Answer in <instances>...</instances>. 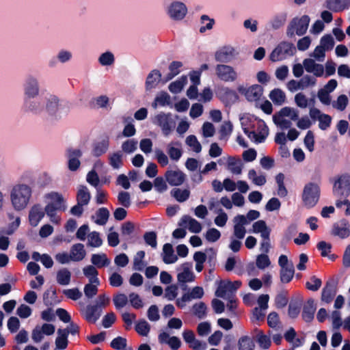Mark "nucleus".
Returning <instances> with one entry per match:
<instances>
[{
    "instance_id": "09e8293b",
    "label": "nucleus",
    "mask_w": 350,
    "mask_h": 350,
    "mask_svg": "<svg viewBox=\"0 0 350 350\" xmlns=\"http://www.w3.org/2000/svg\"><path fill=\"white\" fill-rule=\"evenodd\" d=\"M336 293L334 286L327 284L322 291L321 300L325 303H330L335 296Z\"/></svg>"
},
{
    "instance_id": "864d4df0",
    "label": "nucleus",
    "mask_w": 350,
    "mask_h": 350,
    "mask_svg": "<svg viewBox=\"0 0 350 350\" xmlns=\"http://www.w3.org/2000/svg\"><path fill=\"white\" fill-rule=\"evenodd\" d=\"M109 216V211L106 208H100L96 211L93 219L96 224L98 225H104L107 223Z\"/></svg>"
},
{
    "instance_id": "6e6552de",
    "label": "nucleus",
    "mask_w": 350,
    "mask_h": 350,
    "mask_svg": "<svg viewBox=\"0 0 350 350\" xmlns=\"http://www.w3.org/2000/svg\"><path fill=\"white\" fill-rule=\"evenodd\" d=\"M310 18L307 15H304L300 18H293L289 23L287 28V36L293 37L295 35H304L308 27Z\"/></svg>"
},
{
    "instance_id": "e433bc0d",
    "label": "nucleus",
    "mask_w": 350,
    "mask_h": 350,
    "mask_svg": "<svg viewBox=\"0 0 350 350\" xmlns=\"http://www.w3.org/2000/svg\"><path fill=\"white\" fill-rule=\"evenodd\" d=\"M108 160L109 164L113 169H120L123 165V154L120 151L110 153Z\"/></svg>"
},
{
    "instance_id": "4d7b16f0",
    "label": "nucleus",
    "mask_w": 350,
    "mask_h": 350,
    "mask_svg": "<svg viewBox=\"0 0 350 350\" xmlns=\"http://www.w3.org/2000/svg\"><path fill=\"white\" fill-rule=\"evenodd\" d=\"M325 6L334 12H340L348 8V5L340 0H327Z\"/></svg>"
},
{
    "instance_id": "ea45409f",
    "label": "nucleus",
    "mask_w": 350,
    "mask_h": 350,
    "mask_svg": "<svg viewBox=\"0 0 350 350\" xmlns=\"http://www.w3.org/2000/svg\"><path fill=\"white\" fill-rule=\"evenodd\" d=\"M83 273L84 275L88 279L89 282H94L100 284V280L98 278V271L96 267L93 265L85 266L83 269Z\"/></svg>"
},
{
    "instance_id": "f03ea898",
    "label": "nucleus",
    "mask_w": 350,
    "mask_h": 350,
    "mask_svg": "<svg viewBox=\"0 0 350 350\" xmlns=\"http://www.w3.org/2000/svg\"><path fill=\"white\" fill-rule=\"evenodd\" d=\"M21 179L22 182L14 184L10 192L12 206L16 211L25 210L30 204L33 195V186L25 183L26 180L33 182V173L25 172L21 175Z\"/></svg>"
},
{
    "instance_id": "1a4fd4ad",
    "label": "nucleus",
    "mask_w": 350,
    "mask_h": 350,
    "mask_svg": "<svg viewBox=\"0 0 350 350\" xmlns=\"http://www.w3.org/2000/svg\"><path fill=\"white\" fill-rule=\"evenodd\" d=\"M295 51V49L293 44L287 42H282L280 43L271 52L270 55V59L272 62L283 60L288 57L293 55Z\"/></svg>"
},
{
    "instance_id": "423d86ee",
    "label": "nucleus",
    "mask_w": 350,
    "mask_h": 350,
    "mask_svg": "<svg viewBox=\"0 0 350 350\" xmlns=\"http://www.w3.org/2000/svg\"><path fill=\"white\" fill-rule=\"evenodd\" d=\"M320 193V187L317 183L312 182L306 183L302 192V200L304 206L307 208L314 207L319 202Z\"/></svg>"
},
{
    "instance_id": "39448f33",
    "label": "nucleus",
    "mask_w": 350,
    "mask_h": 350,
    "mask_svg": "<svg viewBox=\"0 0 350 350\" xmlns=\"http://www.w3.org/2000/svg\"><path fill=\"white\" fill-rule=\"evenodd\" d=\"M165 12L171 21L180 22L186 17L188 13V8L184 2L175 0L166 5Z\"/></svg>"
},
{
    "instance_id": "b1692460",
    "label": "nucleus",
    "mask_w": 350,
    "mask_h": 350,
    "mask_svg": "<svg viewBox=\"0 0 350 350\" xmlns=\"http://www.w3.org/2000/svg\"><path fill=\"white\" fill-rule=\"evenodd\" d=\"M167 153L170 158L174 161H178L183 155L182 144L178 141H172L166 146Z\"/></svg>"
},
{
    "instance_id": "4be33fe9",
    "label": "nucleus",
    "mask_w": 350,
    "mask_h": 350,
    "mask_svg": "<svg viewBox=\"0 0 350 350\" xmlns=\"http://www.w3.org/2000/svg\"><path fill=\"white\" fill-rule=\"evenodd\" d=\"M165 177L166 181L172 186L181 185L185 180L186 175L180 170H167Z\"/></svg>"
},
{
    "instance_id": "c9c22d12",
    "label": "nucleus",
    "mask_w": 350,
    "mask_h": 350,
    "mask_svg": "<svg viewBox=\"0 0 350 350\" xmlns=\"http://www.w3.org/2000/svg\"><path fill=\"white\" fill-rule=\"evenodd\" d=\"M91 262L95 267L102 268L108 266L111 260L105 254H94L91 256Z\"/></svg>"
},
{
    "instance_id": "a19ab883",
    "label": "nucleus",
    "mask_w": 350,
    "mask_h": 350,
    "mask_svg": "<svg viewBox=\"0 0 350 350\" xmlns=\"http://www.w3.org/2000/svg\"><path fill=\"white\" fill-rule=\"evenodd\" d=\"M247 176L248 178L257 186H262L267 181L266 176L264 174H258L254 169L249 170Z\"/></svg>"
},
{
    "instance_id": "aec40b11",
    "label": "nucleus",
    "mask_w": 350,
    "mask_h": 350,
    "mask_svg": "<svg viewBox=\"0 0 350 350\" xmlns=\"http://www.w3.org/2000/svg\"><path fill=\"white\" fill-rule=\"evenodd\" d=\"M82 156V152L77 148H70L66 152L68 158V167L70 171L77 170L81 165L79 158Z\"/></svg>"
},
{
    "instance_id": "ddd939ff",
    "label": "nucleus",
    "mask_w": 350,
    "mask_h": 350,
    "mask_svg": "<svg viewBox=\"0 0 350 350\" xmlns=\"http://www.w3.org/2000/svg\"><path fill=\"white\" fill-rule=\"evenodd\" d=\"M333 193L338 197H347L350 194V175L342 174L335 180Z\"/></svg>"
},
{
    "instance_id": "20e7f679",
    "label": "nucleus",
    "mask_w": 350,
    "mask_h": 350,
    "mask_svg": "<svg viewBox=\"0 0 350 350\" xmlns=\"http://www.w3.org/2000/svg\"><path fill=\"white\" fill-rule=\"evenodd\" d=\"M299 111L293 107H284L273 116L274 124L280 129L284 130L290 129L292 126L291 121L298 119Z\"/></svg>"
},
{
    "instance_id": "7c9ffc66",
    "label": "nucleus",
    "mask_w": 350,
    "mask_h": 350,
    "mask_svg": "<svg viewBox=\"0 0 350 350\" xmlns=\"http://www.w3.org/2000/svg\"><path fill=\"white\" fill-rule=\"evenodd\" d=\"M69 254L70 258L74 262L82 260L86 255L84 245L81 243L74 244L70 248Z\"/></svg>"
},
{
    "instance_id": "cd10ccee",
    "label": "nucleus",
    "mask_w": 350,
    "mask_h": 350,
    "mask_svg": "<svg viewBox=\"0 0 350 350\" xmlns=\"http://www.w3.org/2000/svg\"><path fill=\"white\" fill-rule=\"evenodd\" d=\"M98 307L89 305L81 309L82 314L84 318L90 323H95L100 317V312L98 311Z\"/></svg>"
},
{
    "instance_id": "a18cd8bd",
    "label": "nucleus",
    "mask_w": 350,
    "mask_h": 350,
    "mask_svg": "<svg viewBox=\"0 0 350 350\" xmlns=\"http://www.w3.org/2000/svg\"><path fill=\"white\" fill-rule=\"evenodd\" d=\"M187 83V76H182L175 81L172 82L169 85V90L173 94H178L182 91L184 86Z\"/></svg>"
},
{
    "instance_id": "72a5a7b5",
    "label": "nucleus",
    "mask_w": 350,
    "mask_h": 350,
    "mask_svg": "<svg viewBox=\"0 0 350 350\" xmlns=\"http://www.w3.org/2000/svg\"><path fill=\"white\" fill-rule=\"evenodd\" d=\"M227 169L233 174H241L243 163L240 159L229 157L227 159Z\"/></svg>"
},
{
    "instance_id": "c03bdc74",
    "label": "nucleus",
    "mask_w": 350,
    "mask_h": 350,
    "mask_svg": "<svg viewBox=\"0 0 350 350\" xmlns=\"http://www.w3.org/2000/svg\"><path fill=\"white\" fill-rule=\"evenodd\" d=\"M170 103V95L164 92H161L156 96L152 106L154 109H157L159 106L164 107Z\"/></svg>"
},
{
    "instance_id": "a211bd4d",
    "label": "nucleus",
    "mask_w": 350,
    "mask_h": 350,
    "mask_svg": "<svg viewBox=\"0 0 350 350\" xmlns=\"http://www.w3.org/2000/svg\"><path fill=\"white\" fill-rule=\"evenodd\" d=\"M177 279L180 283L191 282L195 280L196 276L192 271L191 263L182 264L178 269Z\"/></svg>"
},
{
    "instance_id": "2eb2a0df",
    "label": "nucleus",
    "mask_w": 350,
    "mask_h": 350,
    "mask_svg": "<svg viewBox=\"0 0 350 350\" xmlns=\"http://www.w3.org/2000/svg\"><path fill=\"white\" fill-rule=\"evenodd\" d=\"M309 115L312 120L319 121L320 129L325 131L330 126L332 117L329 115L322 113L319 109L315 107L310 108Z\"/></svg>"
},
{
    "instance_id": "8fccbe9b",
    "label": "nucleus",
    "mask_w": 350,
    "mask_h": 350,
    "mask_svg": "<svg viewBox=\"0 0 350 350\" xmlns=\"http://www.w3.org/2000/svg\"><path fill=\"white\" fill-rule=\"evenodd\" d=\"M349 103V98L347 95L345 94H340L339 95L337 98L332 101V106L334 109L340 111H343Z\"/></svg>"
},
{
    "instance_id": "0e129e2a",
    "label": "nucleus",
    "mask_w": 350,
    "mask_h": 350,
    "mask_svg": "<svg viewBox=\"0 0 350 350\" xmlns=\"http://www.w3.org/2000/svg\"><path fill=\"white\" fill-rule=\"evenodd\" d=\"M150 326L145 320L139 321L135 325L136 332L141 336H146L148 334Z\"/></svg>"
},
{
    "instance_id": "37998d69",
    "label": "nucleus",
    "mask_w": 350,
    "mask_h": 350,
    "mask_svg": "<svg viewBox=\"0 0 350 350\" xmlns=\"http://www.w3.org/2000/svg\"><path fill=\"white\" fill-rule=\"evenodd\" d=\"M269 98L275 105H282L285 103L286 94L282 90L275 88L270 92Z\"/></svg>"
},
{
    "instance_id": "2f4dec72",
    "label": "nucleus",
    "mask_w": 350,
    "mask_h": 350,
    "mask_svg": "<svg viewBox=\"0 0 350 350\" xmlns=\"http://www.w3.org/2000/svg\"><path fill=\"white\" fill-rule=\"evenodd\" d=\"M252 232L260 233L262 239H268L270 235L271 229L267 226L263 220H258L252 225Z\"/></svg>"
},
{
    "instance_id": "774afa93",
    "label": "nucleus",
    "mask_w": 350,
    "mask_h": 350,
    "mask_svg": "<svg viewBox=\"0 0 350 350\" xmlns=\"http://www.w3.org/2000/svg\"><path fill=\"white\" fill-rule=\"evenodd\" d=\"M186 144L194 152L198 153L202 150V146L195 135H189L185 140Z\"/></svg>"
},
{
    "instance_id": "79ce46f5",
    "label": "nucleus",
    "mask_w": 350,
    "mask_h": 350,
    "mask_svg": "<svg viewBox=\"0 0 350 350\" xmlns=\"http://www.w3.org/2000/svg\"><path fill=\"white\" fill-rule=\"evenodd\" d=\"M68 330L58 329L57 337L55 340V346L57 349H65L68 345Z\"/></svg>"
},
{
    "instance_id": "58836bf2",
    "label": "nucleus",
    "mask_w": 350,
    "mask_h": 350,
    "mask_svg": "<svg viewBox=\"0 0 350 350\" xmlns=\"http://www.w3.org/2000/svg\"><path fill=\"white\" fill-rule=\"evenodd\" d=\"M56 279L59 284L68 285L71 279V272L67 268H62L57 272Z\"/></svg>"
},
{
    "instance_id": "49530a36",
    "label": "nucleus",
    "mask_w": 350,
    "mask_h": 350,
    "mask_svg": "<svg viewBox=\"0 0 350 350\" xmlns=\"http://www.w3.org/2000/svg\"><path fill=\"white\" fill-rule=\"evenodd\" d=\"M109 146V139L108 137H105L99 142H98L94 148L93 152L94 154L99 157L103 154H105Z\"/></svg>"
},
{
    "instance_id": "13d9d810",
    "label": "nucleus",
    "mask_w": 350,
    "mask_h": 350,
    "mask_svg": "<svg viewBox=\"0 0 350 350\" xmlns=\"http://www.w3.org/2000/svg\"><path fill=\"white\" fill-rule=\"evenodd\" d=\"M171 195L179 202L186 201L190 195L188 189H174L172 190Z\"/></svg>"
},
{
    "instance_id": "a878e982",
    "label": "nucleus",
    "mask_w": 350,
    "mask_h": 350,
    "mask_svg": "<svg viewBox=\"0 0 350 350\" xmlns=\"http://www.w3.org/2000/svg\"><path fill=\"white\" fill-rule=\"evenodd\" d=\"M97 62L102 67L110 68L115 64L116 57L112 51L107 50L98 55Z\"/></svg>"
},
{
    "instance_id": "dca6fc26",
    "label": "nucleus",
    "mask_w": 350,
    "mask_h": 350,
    "mask_svg": "<svg viewBox=\"0 0 350 350\" xmlns=\"http://www.w3.org/2000/svg\"><path fill=\"white\" fill-rule=\"evenodd\" d=\"M239 93L243 94L249 101H257L260 99L263 94V88L260 85L254 84L247 88L240 87Z\"/></svg>"
},
{
    "instance_id": "3c124183",
    "label": "nucleus",
    "mask_w": 350,
    "mask_h": 350,
    "mask_svg": "<svg viewBox=\"0 0 350 350\" xmlns=\"http://www.w3.org/2000/svg\"><path fill=\"white\" fill-rule=\"evenodd\" d=\"M256 332V340L258 342L259 346L264 349H267L271 345V339L269 336L264 334L261 330H255Z\"/></svg>"
},
{
    "instance_id": "e2e57ef3",
    "label": "nucleus",
    "mask_w": 350,
    "mask_h": 350,
    "mask_svg": "<svg viewBox=\"0 0 350 350\" xmlns=\"http://www.w3.org/2000/svg\"><path fill=\"white\" fill-rule=\"evenodd\" d=\"M154 157L161 166L165 167L169 163L167 155L160 148H155L154 150Z\"/></svg>"
},
{
    "instance_id": "0eeeda50",
    "label": "nucleus",
    "mask_w": 350,
    "mask_h": 350,
    "mask_svg": "<svg viewBox=\"0 0 350 350\" xmlns=\"http://www.w3.org/2000/svg\"><path fill=\"white\" fill-rule=\"evenodd\" d=\"M152 122L159 126L164 136L170 135L176 126L170 113L160 112L152 118Z\"/></svg>"
},
{
    "instance_id": "f257e3e1",
    "label": "nucleus",
    "mask_w": 350,
    "mask_h": 350,
    "mask_svg": "<svg viewBox=\"0 0 350 350\" xmlns=\"http://www.w3.org/2000/svg\"><path fill=\"white\" fill-rule=\"evenodd\" d=\"M59 98L49 93L42 94L40 96L23 98V109L28 113L40 115L47 113L56 116L59 110Z\"/></svg>"
},
{
    "instance_id": "4c0bfd02",
    "label": "nucleus",
    "mask_w": 350,
    "mask_h": 350,
    "mask_svg": "<svg viewBox=\"0 0 350 350\" xmlns=\"http://www.w3.org/2000/svg\"><path fill=\"white\" fill-rule=\"evenodd\" d=\"M90 198L91 195L87 187L80 185L78 187L77 194V202L83 205H87L89 203Z\"/></svg>"
},
{
    "instance_id": "473e14b6",
    "label": "nucleus",
    "mask_w": 350,
    "mask_h": 350,
    "mask_svg": "<svg viewBox=\"0 0 350 350\" xmlns=\"http://www.w3.org/2000/svg\"><path fill=\"white\" fill-rule=\"evenodd\" d=\"M162 258L165 264L175 263L178 260V257L174 254L173 247L170 243H165L163 245Z\"/></svg>"
},
{
    "instance_id": "f8f14e48",
    "label": "nucleus",
    "mask_w": 350,
    "mask_h": 350,
    "mask_svg": "<svg viewBox=\"0 0 350 350\" xmlns=\"http://www.w3.org/2000/svg\"><path fill=\"white\" fill-rule=\"evenodd\" d=\"M239 55V51L237 47L231 45H225L220 47L215 53L216 61L222 63H228L236 59Z\"/></svg>"
},
{
    "instance_id": "6ab92c4d",
    "label": "nucleus",
    "mask_w": 350,
    "mask_h": 350,
    "mask_svg": "<svg viewBox=\"0 0 350 350\" xmlns=\"http://www.w3.org/2000/svg\"><path fill=\"white\" fill-rule=\"evenodd\" d=\"M46 213L44 208L39 204L32 206L29 211L28 219L30 225L36 227L44 218Z\"/></svg>"
},
{
    "instance_id": "f704fd0d",
    "label": "nucleus",
    "mask_w": 350,
    "mask_h": 350,
    "mask_svg": "<svg viewBox=\"0 0 350 350\" xmlns=\"http://www.w3.org/2000/svg\"><path fill=\"white\" fill-rule=\"evenodd\" d=\"M316 310V305L313 299H309L304 305L302 317L307 321H311L314 318V312Z\"/></svg>"
},
{
    "instance_id": "9d476101",
    "label": "nucleus",
    "mask_w": 350,
    "mask_h": 350,
    "mask_svg": "<svg viewBox=\"0 0 350 350\" xmlns=\"http://www.w3.org/2000/svg\"><path fill=\"white\" fill-rule=\"evenodd\" d=\"M215 75L224 82H234L238 79V73L231 66L220 64L215 66Z\"/></svg>"
},
{
    "instance_id": "f3484780",
    "label": "nucleus",
    "mask_w": 350,
    "mask_h": 350,
    "mask_svg": "<svg viewBox=\"0 0 350 350\" xmlns=\"http://www.w3.org/2000/svg\"><path fill=\"white\" fill-rule=\"evenodd\" d=\"M233 235L238 239H243L246 234L245 226L249 221L243 215H237L233 219Z\"/></svg>"
},
{
    "instance_id": "7ed1b4c3",
    "label": "nucleus",
    "mask_w": 350,
    "mask_h": 350,
    "mask_svg": "<svg viewBox=\"0 0 350 350\" xmlns=\"http://www.w3.org/2000/svg\"><path fill=\"white\" fill-rule=\"evenodd\" d=\"M46 203L44 211L50 221L55 225L60 224L62 221L60 212L66 211L68 206L63 195L57 191H51L44 196Z\"/></svg>"
},
{
    "instance_id": "603ef678",
    "label": "nucleus",
    "mask_w": 350,
    "mask_h": 350,
    "mask_svg": "<svg viewBox=\"0 0 350 350\" xmlns=\"http://www.w3.org/2000/svg\"><path fill=\"white\" fill-rule=\"evenodd\" d=\"M200 27L199 31L202 33L213 29L215 25V20L208 15L203 14L200 16Z\"/></svg>"
},
{
    "instance_id": "338daca9",
    "label": "nucleus",
    "mask_w": 350,
    "mask_h": 350,
    "mask_svg": "<svg viewBox=\"0 0 350 350\" xmlns=\"http://www.w3.org/2000/svg\"><path fill=\"white\" fill-rule=\"evenodd\" d=\"M294 100L296 105L299 108L306 109L309 105L308 98L302 92L296 94Z\"/></svg>"
},
{
    "instance_id": "c85d7f7f",
    "label": "nucleus",
    "mask_w": 350,
    "mask_h": 350,
    "mask_svg": "<svg viewBox=\"0 0 350 350\" xmlns=\"http://www.w3.org/2000/svg\"><path fill=\"white\" fill-rule=\"evenodd\" d=\"M161 79V73L158 70H152L148 75L146 80V89L148 91H150L155 88Z\"/></svg>"
},
{
    "instance_id": "de8ad7c7",
    "label": "nucleus",
    "mask_w": 350,
    "mask_h": 350,
    "mask_svg": "<svg viewBox=\"0 0 350 350\" xmlns=\"http://www.w3.org/2000/svg\"><path fill=\"white\" fill-rule=\"evenodd\" d=\"M295 273L294 265L280 268V280L282 283H288L293 278Z\"/></svg>"
},
{
    "instance_id": "412c9836",
    "label": "nucleus",
    "mask_w": 350,
    "mask_h": 350,
    "mask_svg": "<svg viewBox=\"0 0 350 350\" xmlns=\"http://www.w3.org/2000/svg\"><path fill=\"white\" fill-rule=\"evenodd\" d=\"M304 69L307 72L312 73L316 77L324 76V66L322 64L316 63L312 58H307L303 61Z\"/></svg>"
},
{
    "instance_id": "5701e85b",
    "label": "nucleus",
    "mask_w": 350,
    "mask_h": 350,
    "mask_svg": "<svg viewBox=\"0 0 350 350\" xmlns=\"http://www.w3.org/2000/svg\"><path fill=\"white\" fill-rule=\"evenodd\" d=\"M178 224L180 226L187 228L192 233H199L202 230L201 224L189 215H184Z\"/></svg>"
},
{
    "instance_id": "9b49d317",
    "label": "nucleus",
    "mask_w": 350,
    "mask_h": 350,
    "mask_svg": "<svg viewBox=\"0 0 350 350\" xmlns=\"http://www.w3.org/2000/svg\"><path fill=\"white\" fill-rule=\"evenodd\" d=\"M258 125V123L252 121L247 135L248 138L256 144L263 142L269 135V128L265 122H264L265 128Z\"/></svg>"
},
{
    "instance_id": "bf43d9fd",
    "label": "nucleus",
    "mask_w": 350,
    "mask_h": 350,
    "mask_svg": "<svg viewBox=\"0 0 350 350\" xmlns=\"http://www.w3.org/2000/svg\"><path fill=\"white\" fill-rule=\"evenodd\" d=\"M183 66V63L178 61L172 62L169 66V73L167 75V80L172 79L178 75Z\"/></svg>"
},
{
    "instance_id": "c756f323",
    "label": "nucleus",
    "mask_w": 350,
    "mask_h": 350,
    "mask_svg": "<svg viewBox=\"0 0 350 350\" xmlns=\"http://www.w3.org/2000/svg\"><path fill=\"white\" fill-rule=\"evenodd\" d=\"M332 234L342 239L349 237L350 234L349 223L346 220H342L336 224L333 227Z\"/></svg>"
},
{
    "instance_id": "bb28decb",
    "label": "nucleus",
    "mask_w": 350,
    "mask_h": 350,
    "mask_svg": "<svg viewBox=\"0 0 350 350\" xmlns=\"http://www.w3.org/2000/svg\"><path fill=\"white\" fill-rule=\"evenodd\" d=\"M159 341L160 343L167 344L172 349H178L181 345V341L178 337H170L169 334L165 332L159 334Z\"/></svg>"
},
{
    "instance_id": "69168bd1",
    "label": "nucleus",
    "mask_w": 350,
    "mask_h": 350,
    "mask_svg": "<svg viewBox=\"0 0 350 350\" xmlns=\"http://www.w3.org/2000/svg\"><path fill=\"white\" fill-rule=\"evenodd\" d=\"M319 45L325 51H330L334 48V40L333 37L329 34L323 36L320 40Z\"/></svg>"
},
{
    "instance_id": "052dcab7",
    "label": "nucleus",
    "mask_w": 350,
    "mask_h": 350,
    "mask_svg": "<svg viewBox=\"0 0 350 350\" xmlns=\"http://www.w3.org/2000/svg\"><path fill=\"white\" fill-rule=\"evenodd\" d=\"M88 245L94 247H100L103 241L101 238L100 237L99 233L97 232H92L88 235Z\"/></svg>"
},
{
    "instance_id": "5fc2aeb1",
    "label": "nucleus",
    "mask_w": 350,
    "mask_h": 350,
    "mask_svg": "<svg viewBox=\"0 0 350 350\" xmlns=\"http://www.w3.org/2000/svg\"><path fill=\"white\" fill-rule=\"evenodd\" d=\"M284 175L282 173H279L275 176V181L278 185L277 194L280 197H286L288 191L284 186Z\"/></svg>"
},
{
    "instance_id": "6e6d98bb",
    "label": "nucleus",
    "mask_w": 350,
    "mask_h": 350,
    "mask_svg": "<svg viewBox=\"0 0 350 350\" xmlns=\"http://www.w3.org/2000/svg\"><path fill=\"white\" fill-rule=\"evenodd\" d=\"M145 257V252L144 251H139L137 252L133 258V269L137 271H142L146 267V264L144 261Z\"/></svg>"
},
{
    "instance_id": "680f3d73",
    "label": "nucleus",
    "mask_w": 350,
    "mask_h": 350,
    "mask_svg": "<svg viewBox=\"0 0 350 350\" xmlns=\"http://www.w3.org/2000/svg\"><path fill=\"white\" fill-rule=\"evenodd\" d=\"M239 350H253L254 344L253 340L248 336L241 337L238 342Z\"/></svg>"
},
{
    "instance_id": "4468645a",
    "label": "nucleus",
    "mask_w": 350,
    "mask_h": 350,
    "mask_svg": "<svg viewBox=\"0 0 350 350\" xmlns=\"http://www.w3.org/2000/svg\"><path fill=\"white\" fill-rule=\"evenodd\" d=\"M24 98L41 95L40 85L38 79L33 75H29L26 77L23 85Z\"/></svg>"
},
{
    "instance_id": "393cba45",
    "label": "nucleus",
    "mask_w": 350,
    "mask_h": 350,
    "mask_svg": "<svg viewBox=\"0 0 350 350\" xmlns=\"http://www.w3.org/2000/svg\"><path fill=\"white\" fill-rule=\"evenodd\" d=\"M239 120L242 129L245 134H246L247 135H248V132L250 130V125L251 124L252 121H254V122H256L257 124L258 122V126H260V127L261 126L265 128L263 120L258 119L250 114H243L240 116Z\"/></svg>"
}]
</instances>
